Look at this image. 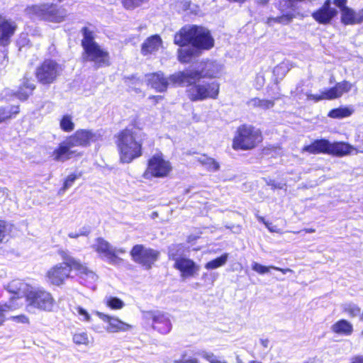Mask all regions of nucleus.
<instances>
[{"mask_svg": "<svg viewBox=\"0 0 363 363\" xmlns=\"http://www.w3.org/2000/svg\"><path fill=\"white\" fill-rule=\"evenodd\" d=\"M174 43L181 48L177 50L178 61L189 64L203 51L214 47L215 40L211 31L199 25H185L174 35Z\"/></svg>", "mask_w": 363, "mask_h": 363, "instance_id": "f257e3e1", "label": "nucleus"}, {"mask_svg": "<svg viewBox=\"0 0 363 363\" xmlns=\"http://www.w3.org/2000/svg\"><path fill=\"white\" fill-rule=\"evenodd\" d=\"M147 138L140 120L138 117L131 119L128 126L113 136L120 162L130 164L140 157L143 154V143Z\"/></svg>", "mask_w": 363, "mask_h": 363, "instance_id": "f03ea898", "label": "nucleus"}, {"mask_svg": "<svg viewBox=\"0 0 363 363\" xmlns=\"http://www.w3.org/2000/svg\"><path fill=\"white\" fill-rule=\"evenodd\" d=\"M63 262L57 263L50 267L45 274V278L50 286H62L67 280L72 278L71 273L74 271L79 279L94 278V273L86 264L69 255L67 251L60 250L57 252Z\"/></svg>", "mask_w": 363, "mask_h": 363, "instance_id": "7ed1b4c3", "label": "nucleus"}, {"mask_svg": "<svg viewBox=\"0 0 363 363\" xmlns=\"http://www.w3.org/2000/svg\"><path fill=\"white\" fill-rule=\"evenodd\" d=\"M81 33L82 35L81 40L82 62L93 63L96 68L110 66L111 64L110 54L96 41L94 31L87 26H84L81 28Z\"/></svg>", "mask_w": 363, "mask_h": 363, "instance_id": "20e7f679", "label": "nucleus"}, {"mask_svg": "<svg viewBox=\"0 0 363 363\" xmlns=\"http://www.w3.org/2000/svg\"><path fill=\"white\" fill-rule=\"evenodd\" d=\"M264 141V135L260 128L249 124L238 125L234 133L231 147L235 151H251L258 148Z\"/></svg>", "mask_w": 363, "mask_h": 363, "instance_id": "39448f33", "label": "nucleus"}, {"mask_svg": "<svg viewBox=\"0 0 363 363\" xmlns=\"http://www.w3.org/2000/svg\"><path fill=\"white\" fill-rule=\"evenodd\" d=\"M26 302V309L35 308L40 311L51 312L55 305L52 294L43 287L27 286L23 295Z\"/></svg>", "mask_w": 363, "mask_h": 363, "instance_id": "423d86ee", "label": "nucleus"}, {"mask_svg": "<svg viewBox=\"0 0 363 363\" xmlns=\"http://www.w3.org/2000/svg\"><path fill=\"white\" fill-rule=\"evenodd\" d=\"M62 65L55 60L44 59L35 69V77L37 82L43 86H49L55 83L61 76Z\"/></svg>", "mask_w": 363, "mask_h": 363, "instance_id": "0eeeda50", "label": "nucleus"}, {"mask_svg": "<svg viewBox=\"0 0 363 363\" xmlns=\"http://www.w3.org/2000/svg\"><path fill=\"white\" fill-rule=\"evenodd\" d=\"M172 169L171 162L165 159L162 152H157L147 160L143 177L145 179L165 178L170 175Z\"/></svg>", "mask_w": 363, "mask_h": 363, "instance_id": "6e6552de", "label": "nucleus"}, {"mask_svg": "<svg viewBox=\"0 0 363 363\" xmlns=\"http://www.w3.org/2000/svg\"><path fill=\"white\" fill-rule=\"evenodd\" d=\"M187 89L186 94L191 101L216 99L220 92V84L217 82L196 83L194 82Z\"/></svg>", "mask_w": 363, "mask_h": 363, "instance_id": "1a4fd4ad", "label": "nucleus"}, {"mask_svg": "<svg viewBox=\"0 0 363 363\" xmlns=\"http://www.w3.org/2000/svg\"><path fill=\"white\" fill-rule=\"evenodd\" d=\"M130 255L135 264L150 270L158 260L160 253L158 250L147 247L143 244H137L130 249Z\"/></svg>", "mask_w": 363, "mask_h": 363, "instance_id": "9d476101", "label": "nucleus"}, {"mask_svg": "<svg viewBox=\"0 0 363 363\" xmlns=\"http://www.w3.org/2000/svg\"><path fill=\"white\" fill-rule=\"evenodd\" d=\"M30 9L33 15L45 21L60 23L65 17V9L53 4L33 5Z\"/></svg>", "mask_w": 363, "mask_h": 363, "instance_id": "9b49d317", "label": "nucleus"}, {"mask_svg": "<svg viewBox=\"0 0 363 363\" xmlns=\"http://www.w3.org/2000/svg\"><path fill=\"white\" fill-rule=\"evenodd\" d=\"M145 321L150 327L160 335H167L172 329V324L167 313L160 311L150 310L143 313Z\"/></svg>", "mask_w": 363, "mask_h": 363, "instance_id": "f8f14e48", "label": "nucleus"}, {"mask_svg": "<svg viewBox=\"0 0 363 363\" xmlns=\"http://www.w3.org/2000/svg\"><path fill=\"white\" fill-rule=\"evenodd\" d=\"M352 87V84L347 80L337 82L335 86L324 90L319 94L311 93L306 94L308 101H312L315 103L323 100H333L341 97L343 94L349 92Z\"/></svg>", "mask_w": 363, "mask_h": 363, "instance_id": "ddd939ff", "label": "nucleus"}, {"mask_svg": "<svg viewBox=\"0 0 363 363\" xmlns=\"http://www.w3.org/2000/svg\"><path fill=\"white\" fill-rule=\"evenodd\" d=\"M70 145L74 147H87L91 143L102 140V135L91 129L80 128L66 137Z\"/></svg>", "mask_w": 363, "mask_h": 363, "instance_id": "4468645a", "label": "nucleus"}, {"mask_svg": "<svg viewBox=\"0 0 363 363\" xmlns=\"http://www.w3.org/2000/svg\"><path fill=\"white\" fill-rule=\"evenodd\" d=\"M169 259L174 260L173 267L180 272L182 278L186 279L195 277L199 270V266L191 259L185 257H176V254L169 247Z\"/></svg>", "mask_w": 363, "mask_h": 363, "instance_id": "2eb2a0df", "label": "nucleus"}, {"mask_svg": "<svg viewBox=\"0 0 363 363\" xmlns=\"http://www.w3.org/2000/svg\"><path fill=\"white\" fill-rule=\"evenodd\" d=\"M94 251L111 264H119L123 259L117 255L116 250L104 238H97L93 246Z\"/></svg>", "mask_w": 363, "mask_h": 363, "instance_id": "dca6fc26", "label": "nucleus"}, {"mask_svg": "<svg viewBox=\"0 0 363 363\" xmlns=\"http://www.w3.org/2000/svg\"><path fill=\"white\" fill-rule=\"evenodd\" d=\"M73 147L65 138V140L60 142L58 145L51 152V157L54 162H64L72 158L80 157L82 152L76 150H72Z\"/></svg>", "mask_w": 363, "mask_h": 363, "instance_id": "f3484780", "label": "nucleus"}, {"mask_svg": "<svg viewBox=\"0 0 363 363\" xmlns=\"http://www.w3.org/2000/svg\"><path fill=\"white\" fill-rule=\"evenodd\" d=\"M17 30L16 23L0 14V48L9 45Z\"/></svg>", "mask_w": 363, "mask_h": 363, "instance_id": "a211bd4d", "label": "nucleus"}, {"mask_svg": "<svg viewBox=\"0 0 363 363\" xmlns=\"http://www.w3.org/2000/svg\"><path fill=\"white\" fill-rule=\"evenodd\" d=\"M337 15V11L331 6V0H325L320 7L311 13L312 18L322 25L330 24Z\"/></svg>", "mask_w": 363, "mask_h": 363, "instance_id": "6ab92c4d", "label": "nucleus"}, {"mask_svg": "<svg viewBox=\"0 0 363 363\" xmlns=\"http://www.w3.org/2000/svg\"><path fill=\"white\" fill-rule=\"evenodd\" d=\"M36 85L31 77L24 75L20 80L17 89L12 93V96L20 101H26L33 95Z\"/></svg>", "mask_w": 363, "mask_h": 363, "instance_id": "aec40b11", "label": "nucleus"}, {"mask_svg": "<svg viewBox=\"0 0 363 363\" xmlns=\"http://www.w3.org/2000/svg\"><path fill=\"white\" fill-rule=\"evenodd\" d=\"M98 317L108 324L106 330L110 333L125 332L131 329L132 326L122 321L117 317L111 316L101 312H97Z\"/></svg>", "mask_w": 363, "mask_h": 363, "instance_id": "412c9836", "label": "nucleus"}, {"mask_svg": "<svg viewBox=\"0 0 363 363\" xmlns=\"http://www.w3.org/2000/svg\"><path fill=\"white\" fill-rule=\"evenodd\" d=\"M147 84L157 92H165L169 87V82L163 72H156L146 74Z\"/></svg>", "mask_w": 363, "mask_h": 363, "instance_id": "4be33fe9", "label": "nucleus"}, {"mask_svg": "<svg viewBox=\"0 0 363 363\" xmlns=\"http://www.w3.org/2000/svg\"><path fill=\"white\" fill-rule=\"evenodd\" d=\"M193 72L197 74L194 76V82L199 81L201 79H214L216 78L219 73V68L216 63L211 60H206L202 62L201 70H192Z\"/></svg>", "mask_w": 363, "mask_h": 363, "instance_id": "5701e85b", "label": "nucleus"}, {"mask_svg": "<svg viewBox=\"0 0 363 363\" xmlns=\"http://www.w3.org/2000/svg\"><path fill=\"white\" fill-rule=\"evenodd\" d=\"M196 74V72H193L192 70L186 72L184 71L174 72L167 77L169 85L176 86L186 84L189 86L194 82V75L195 76Z\"/></svg>", "mask_w": 363, "mask_h": 363, "instance_id": "b1692460", "label": "nucleus"}, {"mask_svg": "<svg viewBox=\"0 0 363 363\" xmlns=\"http://www.w3.org/2000/svg\"><path fill=\"white\" fill-rule=\"evenodd\" d=\"M330 141L325 138L316 139L309 145L302 147V152H306L311 155L326 154L329 152Z\"/></svg>", "mask_w": 363, "mask_h": 363, "instance_id": "393cba45", "label": "nucleus"}, {"mask_svg": "<svg viewBox=\"0 0 363 363\" xmlns=\"http://www.w3.org/2000/svg\"><path fill=\"white\" fill-rule=\"evenodd\" d=\"M162 45V40L158 34H155L147 38L141 45V53L143 55H151Z\"/></svg>", "mask_w": 363, "mask_h": 363, "instance_id": "a878e982", "label": "nucleus"}, {"mask_svg": "<svg viewBox=\"0 0 363 363\" xmlns=\"http://www.w3.org/2000/svg\"><path fill=\"white\" fill-rule=\"evenodd\" d=\"M341 23L345 26L355 25L363 23V9L356 12L352 9L347 7L341 12Z\"/></svg>", "mask_w": 363, "mask_h": 363, "instance_id": "bb28decb", "label": "nucleus"}, {"mask_svg": "<svg viewBox=\"0 0 363 363\" xmlns=\"http://www.w3.org/2000/svg\"><path fill=\"white\" fill-rule=\"evenodd\" d=\"M353 150L354 148L346 142H330L328 155L341 157L350 155Z\"/></svg>", "mask_w": 363, "mask_h": 363, "instance_id": "cd10ccee", "label": "nucleus"}, {"mask_svg": "<svg viewBox=\"0 0 363 363\" xmlns=\"http://www.w3.org/2000/svg\"><path fill=\"white\" fill-rule=\"evenodd\" d=\"M29 284H26L21 279H13L11 281L6 287L7 291L13 295V296L10 298V302L21 298V294H24L27 289V286Z\"/></svg>", "mask_w": 363, "mask_h": 363, "instance_id": "c85d7f7f", "label": "nucleus"}, {"mask_svg": "<svg viewBox=\"0 0 363 363\" xmlns=\"http://www.w3.org/2000/svg\"><path fill=\"white\" fill-rule=\"evenodd\" d=\"M331 330L335 334L350 336L353 333V325L347 320L340 319L332 325Z\"/></svg>", "mask_w": 363, "mask_h": 363, "instance_id": "c756f323", "label": "nucleus"}, {"mask_svg": "<svg viewBox=\"0 0 363 363\" xmlns=\"http://www.w3.org/2000/svg\"><path fill=\"white\" fill-rule=\"evenodd\" d=\"M20 112L21 108L18 104L0 106V123L15 118Z\"/></svg>", "mask_w": 363, "mask_h": 363, "instance_id": "7c9ffc66", "label": "nucleus"}, {"mask_svg": "<svg viewBox=\"0 0 363 363\" xmlns=\"http://www.w3.org/2000/svg\"><path fill=\"white\" fill-rule=\"evenodd\" d=\"M15 229L13 223L0 219V244L8 242L12 238Z\"/></svg>", "mask_w": 363, "mask_h": 363, "instance_id": "2f4dec72", "label": "nucleus"}, {"mask_svg": "<svg viewBox=\"0 0 363 363\" xmlns=\"http://www.w3.org/2000/svg\"><path fill=\"white\" fill-rule=\"evenodd\" d=\"M278 99L279 98L267 99L254 97L247 102V104H250L253 108L267 111L272 108L275 105V101Z\"/></svg>", "mask_w": 363, "mask_h": 363, "instance_id": "473e14b6", "label": "nucleus"}, {"mask_svg": "<svg viewBox=\"0 0 363 363\" xmlns=\"http://www.w3.org/2000/svg\"><path fill=\"white\" fill-rule=\"evenodd\" d=\"M94 338L89 337V334L86 331H77L72 335V341L77 345H84L88 346L92 343Z\"/></svg>", "mask_w": 363, "mask_h": 363, "instance_id": "72a5a7b5", "label": "nucleus"}, {"mask_svg": "<svg viewBox=\"0 0 363 363\" xmlns=\"http://www.w3.org/2000/svg\"><path fill=\"white\" fill-rule=\"evenodd\" d=\"M354 111L347 106L338 107L331 109L328 116L331 118L340 119L350 116Z\"/></svg>", "mask_w": 363, "mask_h": 363, "instance_id": "f704fd0d", "label": "nucleus"}, {"mask_svg": "<svg viewBox=\"0 0 363 363\" xmlns=\"http://www.w3.org/2000/svg\"><path fill=\"white\" fill-rule=\"evenodd\" d=\"M294 17V14L289 13L281 15L277 17H269L266 21V23L269 26H273L274 23L286 25L291 23Z\"/></svg>", "mask_w": 363, "mask_h": 363, "instance_id": "c9c22d12", "label": "nucleus"}, {"mask_svg": "<svg viewBox=\"0 0 363 363\" xmlns=\"http://www.w3.org/2000/svg\"><path fill=\"white\" fill-rule=\"evenodd\" d=\"M60 128L65 133H71L75 128L72 117L69 114L63 115L60 120Z\"/></svg>", "mask_w": 363, "mask_h": 363, "instance_id": "e433bc0d", "label": "nucleus"}, {"mask_svg": "<svg viewBox=\"0 0 363 363\" xmlns=\"http://www.w3.org/2000/svg\"><path fill=\"white\" fill-rule=\"evenodd\" d=\"M105 306L111 310H120L122 309L125 303L119 298L116 296H108L104 299Z\"/></svg>", "mask_w": 363, "mask_h": 363, "instance_id": "4c0bfd02", "label": "nucleus"}, {"mask_svg": "<svg viewBox=\"0 0 363 363\" xmlns=\"http://www.w3.org/2000/svg\"><path fill=\"white\" fill-rule=\"evenodd\" d=\"M82 176V172H79L78 173H71L69 174L63 181L62 186L60 189V191L65 192L67 191L69 188H70L74 182L80 178Z\"/></svg>", "mask_w": 363, "mask_h": 363, "instance_id": "58836bf2", "label": "nucleus"}, {"mask_svg": "<svg viewBox=\"0 0 363 363\" xmlns=\"http://www.w3.org/2000/svg\"><path fill=\"white\" fill-rule=\"evenodd\" d=\"M18 307L12 306L6 302H0V327L2 326L6 320V313L17 309Z\"/></svg>", "mask_w": 363, "mask_h": 363, "instance_id": "ea45409f", "label": "nucleus"}, {"mask_svg": "<svg viewBox=\"0 0 363 363\" xmlns=\"http://www.w3.org/2000/svg\"><path fill=\"white\" fill-rule=\"evenodd\" d=\"M197 161L205 165L208 169H211L214 171L218 170L219 164L212 157H208L206 155H203L201 157L197 159Z\"/></svg>", "mask_w": 363, "mask_h": 363, "instance_id": "a19ab883", "label": "nucleus"}, {"mask_svg": "<svg viewBox=\"0 0 363 363\" xmlns=\"http://www.w3.org/2000/svg\"><path fill=\"white\" fill-rule=\"evenodd\" d=\"M228 255L223 254L218 257H216L205 264V267L207 269H216L223 266L227 261Z\"/></svg>", "mask_w": 363, "mask_h": 363, "instance_id": "79ce46f5", "label": "nucleus"}, {"mask_svg": "<svg viewBox=\"0 0 363 363\" xmlns=\"http://www.w3.org/2000/svg\"><path fill=\"white\" fill-rule=\"evenodd\" d=\"M360 308L354 306V305H348L344 308V312L348 314L350 317H355L360 313Z\"/></svg>", "mask_w": 363, "mask_h": 363, "instance_id": "37998d69", "label": "nucleus"}, {"mask_svg": "<svg viewBox=\"0 0 363 363\" xmlns=\"http://www.w3.org/2000/svg\"><path fill=\"white\" fill-rule=\"evenodd\" d=\"M203 359H205L208 363H228L224 361L220 360L212 352H204L202 354Z\"/></svg>", "mask_w": 363, "mask_h": 363, "instance_id": "c03bdc74", "label": "nucleus"}, {"mask_svg": "<svg viewBox=\"0 0 363 363\" xmlns=\"http://www.w3.org/2000/svg\"><path fill=\"white\" fill-rule=\"evenodd\" d=\"M252 269L254 271H255L256 272H257L260 274H263L269 272L270 269H272V266H268V267L264 266L259 263L255 262L252 265Z\"/></svg>", "mask_w": 363, "mask_h": 363, "instance_id": "a18cd8bd", "label": "nucleus"}, {"mask_svg": "<svg viewBox=\"0 0 363 363\" xmlns=\"http://www.w3.org/2000/svg\"><path fill=\"white\" fill-rule=\"evenodd\" d=\"M9 319L16 323L30 324L29 318L27 315H26L25 314L13 315V316L10 317Z\"/></svg>", "mask_w": 363, "mask_h": 363, "instance_id": "49530a36", "label": "nucleus"}, {"mask_svg": "<svg viewBox=\"0 0 363 363\" xmlns=\"http://www.w3.org/2000/svg\"><path fill=\"white\" fill-rule=\"evenodd\" d=\"M77 313L80 315L83 316L82 320L84 322H89L91 320V316L89 313L82 307L78 306L76 308Z\"/></svg>", "mask_w": 363, "mask_h": 363, "instance_id": "de8ad7c7", "label": "nucleus"}, {"mask_svg": "<svg viewBox=\"0 0 363 363\" xmlns=\"http://www.w3.org/2000/svg\"><path fill=\"white\" fill-rule=\"evenodd\" d=\"M124 82L128 85L136 84L140 82L139 77L136 74H132L124 77Z\"/></svg>", "mask_w": 363, "mask_h": 363, "instance_id": "09e8293b", "label": "nucleus"}, {"mask_svg": "<svg viewBox=\"0 0 363 363\" xmlns=\"http://www.w3.org/2000/svg\"><path fill=\"white\" fill-rule=\"evenodd\" d=\"M174 363H199V361L196 358L189 357L188 358L185 354H182L178 360H176Z\"/></svg>", "mask_w": 363, "mask_h": 363, "instance_id": "8fccbe9b", "label": "nucleus"}, {"mask_svg": "<svg viewBox=\"0 0 363 363\" xmlns=\"http://www.w3.org/2000/svg\"><path fill=\"white\" fill-rule=\"evenodd\" d=\"M333 3L340 9L341 12L348 7L347 0H334Z\"/></svg>", "mask_w": 363, "mask_h": 363, "instance_id": "3c124183", "label": "nucleus"}, {"mask_svg": "<svg viewBox=\"0 0 363 363\" xmlns=\"http://www.w3.org/2000/svg\"><path fill=\"white\" fill-rule=\"evenodd\" d=\"M255 82L258 86H256L257 89H260L264 84V77L262 75H257L255 77Z\"/></svg>", "mask_w": 363, "mask_h": 363, "instance_id": "603ef678", "label": "nucleus"}, {"mask_svg": "<svg viewBox=\"0 0 363 363\" xmlns=\"http://www.w3.org/2000/svg\"><path fill=\"white\" fill-rule=\"evenodd\" d=\"M348 363H363V354H356L352 356Z\"/></svg>", "mask_w": 363, "mask_h": 363, "instance_id": "864d4df0", "label": "nucleus"}, {"mask_svg": "<svg viewBox=\"0 0 363 363\" xmlns=\"http://www.w3.org/2000/svg\"><path fill=\"white\" fill-rule=\"evenodd\" d=\"M272 269H274L276 271H279V272H281L282 274H285L288 272H293V271L289 269V268H280V267H274V266H272Z\"/></svg>", "mask_w": 363, "mask_h": 363, "instance_id": "5fc2aeb1", "label": "nucleus"}, {"mask_svg": "<svg viewBox=\"0 0 363 363\" xmlns=\"http://www.w3.org/2000/svg\"><path fill=\"white\" fill-rule=\"evenodd\" d=\"M267 184L270 186L273 189L282 188V186L279 184H277L274 180H270L269 182H267Z\"/></svg>", "mask_w": 363, "mask_h": 363, "instance_id": "6e6d98bb", "label": "nucleus"}, {"mask_svg": "<svg viewBox=\"0 0 363 363\" xmlns=\"http://www.w3.org/2000/svg\"><path fill=\"white\" fill-rule=\"evenodd\" d=\"M163 98L164 97L162 96L152 95V96H149V99L152 100L154 104H157L160 101L162 100Z\"/></svg>", "mask_w": 363, "mask_h": 363, "instance_id": "4d7b16f0", "label": "nucleus"}, {"mask_svg": "<svg viewBox=\"0 0 363 363\" xmlns=\"http://www.w3.org/2000/svg\"><path fill=\"white\" fill-rule=\"evenodd\" d=\"M257 219L259 222L262 223L263 224H264V225L266 226V228H269V225H272L271 223L268 222V221H266L264 218L262 217V216H258L257 217Z\"/></svg>", "mask_w": 363, "mask_h": 363, "instance_id": "13d9d810", "label": "nucleus"}, {"mask_svg": "<svg viewBox=\"0 0 363 363\" xmlns=\"http://www.w3.org/2000/svg\"><path fill=\"white\" fill-rule=\"evenodd\" d=\"M303 231H304L305 233H314L315 232V229L313 228H305L303 230Z\"/></svg>", "mask_w": 363, "mask_h": 363, "instance_id": "bf43d9fd", "label": "nucleus"}, {"mask_svg": "<svg viewBox=\"0 0 363 363\" xmlns=\"http://www.w3.org/2000/svg\"><path fill=\"white\" fill-rule=\"evenodd\" d=\"M228 1H230V2H236V3H239V4H243L247 0H228Z\"/></svg>", "mask_w": 363, "mask_h": 363, "instance_id": "052dcab7", "label": "nucleus"}, {"mask_svg": "<svg viewBox=\"0 0 363 363\" xmlns=\"http://www.w3.org/2000/svg\"><path fill=\"white\" fill-rule=\"evenodd\" d=\"M69 236L70 238H76L78 237V235H72V234H69Z\"/></svg>", "mask_w": 363, "mask_h": 363, "instance_id": "680f3d73", "label": "nucleus"}, {"mask_svg": "<svg viewBox=\"0 0 363 363\" xmlns=\"http://www.w3.org/2000/svg\"><path fill=\"white\" fill-rule=\"evenodd\" d=\"M272 225H269V228H267L270 232H274V230L271 228Z\"/></svg>", "mask_w": 363, "mask_h": 363, "instance_id": "e2e57ef3", "label": "nucleus"}, {"mask_svg": "<svg viewBox=\"0 0 363 363\" xmlns=\"http://www.w3.org/2000/svg\"><path fill=\"white\" fill-rule=\"evenodd\" d=\"M247 363H262V362H257V361H255V360H251V361H250V362H247Z\"/></svg>", "mask_w": 363, "mask_h": 363, "instance_id": "0e129e2a", "label": "nucleus"}, {"mask_svg": "<svg viewBox=\"0 0 363 363\" xmlns=\"http://www.w3.org/2000/svg\"><path fill=\"white\" fill-rule=\"evenodd\" d=\"M119 252H121V253L124 252L123 250H120Z\"/></svg>", "mask_w": 363, "mask_h": 363, "instance_id": "69168bd1", "label": "nucleus"}, {"mask_svg": "<svg viewBox=\"0 0 363 363\" xmlns=\"http://www.w3.org/2000/svg\"><path fill=\"white\" fill-rule=\"evenodd\" d=\"M58 1L61 2V1H62V0H58Z\"/></svg>", "mask_w": 363, "mask_h": 363, "instance_id": "338daca9", "label": "nucleus"}]
</instances>
